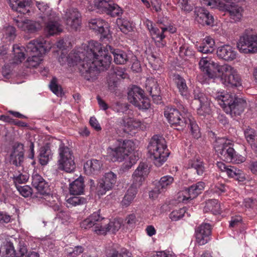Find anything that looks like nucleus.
Returning a JSON list of instances; mask_svg holds the SVG:
<instances>
[{"mask_svg":"<svg viewBox=\"0 0 257 257\" xmlns=\"http://www.w3.org/2000/svg\"><path fill=\"white\" fill-rule=\"evenodd\" d=\"M109 51L113 54L116 64H124L127 61L128 57L123 51L113 49L109 45L102 47L100 43L94 41L82 44L81 47L68 56L62 52L59 61L61 65L67 62L70 67L76 66L86 80H93L99 71L109 67L111 62Z\"/></svg>","mask_w":257,"mask_h":257,"instance_id":"f257e3e1","label":"nucleus"},{"mask_svg":"<svg viewBox=\"0 0 257 257\" xmlns=\"http://www.w3.org/2000/svg\"><path fill=\"white\" fill-rule=\"evenodd\" d=\"M135 150V144L130 140L114 139L110 141L106 149V159L112 162H122L128 157L121 166V170L124 172L130 169L138 160L135 153L132 155Z\"/></svg>","mask_w":257,"mask_h":257,"instance_id":"f03ea898","label":"nucleus"},{"mask_svg":"<svg viewBox=\"0 0 257 257\" xmlns=\"http://www.w3.org/2000/svg\"><path fill=\"white\" fill-rule=\"evenodd\" d=\"M199 68L210 78L220 77L225 85L238 86L241 85L240 77L237 70L228 64L219 65L209 57L202 58L199 62Z\"/></svg>","mask_w":257,"mask_h":257,"instance_id":"7ed1b4c3","label":"nucleus"},{"mask_svg":"<svg viewBox=\"0 0 257 257\" xmlns=\"http://www.w3.org/2000/svg\"><path fill=\"white\" fill-rule=\"evenodd\" d=\"M207 92L215 98L224 111L232 117L240 115L247 105L243 98L233 97L224 91H218L215 89L212 90L208 88Z\"/></svg>","mask_w":257,"mask_h":257,"instance_id":"20e7f679","label":"nucleus"},{"mask_svg":"<svg viewBox=\"0 0 257 257\" xmlns=\"http://www.w3.org/2000/svg\"><path fill=\"white\" fill-rule=\"evenodd\" d=\"M52 48V45L43 38L30 42L27 45V53L30 56L25 62V66L28 68L38 66L43 60V55Z\"/></svg>","mask_w":257,"mask_h":257,"instance_id":"39448f33","label":"nucleus"},{"mask_svg":"<svg viewBox=\"0 0 257 257\" xmlns=\"http://www.w3.org/2000/svg\"><path fill=\"white\" fill-rule=\"evenodd\" d=\"M148 149L151 158L157 167L162 166L169 155L166 141L161 136H154L150 140Z\"/></svg>","mask_w":257,"mask_h":257,"instance_id":"423d86ee","label":"nucleus"},{"mask_svg":"<svg viewBox=\"0 0 257 257\" xmlns=\"http://www.w3.org/2000/svg\"><path fill=\"white\" fill-rule=\"evenodd\" d=\"M182 113L175 108L167 107L164 111V115L171 126L181 131L186 127L188 119L186 113H190L187 109L183 107Z\"/></svg>","mask_w":257,"mask_h":257,"instance_id":"0eeeda50","label":"nucleus"},{"mask_svg":"<svg viewBox=\"0 0 257 257\" xmlns=\"http://www.w3.org/2000/svg\"><path fill=\"white\" fill-rule=\"evenodd\" d=\"M233 146L231 140L226 138H219L216 140L214 148L218 156L224 161L228 162L234 154Z\"/></svg>","mask_w":257,"mask_h":257,"instance_id":"6e6552de","label":"nucleus"},{"mask_svg":"<svg viewBox=\"0 0 257 257\" xmlns=\"http://www.w3.org/2000/svg\"><path fill=\"white\" fill-rule=\"evenodd\" d=\"M59 168L66 172L70 173L75 169V163L72 152L70 149L61 143L59 148Z\"/></svg>","mask_w":257,"mask_h":257,"instance_id":"1a4fd4ad","label":"nucleus"},{"mask_svg":"<svg viewBox=\"0 0 257 257\" xmlns=\"http://www.w3.org/2000/svg\"><path fill=\"white\" fill-rule=\"evenodd\" d=\"M130 103L140 109H148L150 107L149 99L145 96L144 91L137 86H132L128 92Z\"/></svg>","mask_w":257,"mask_h":257,"instance_id":"9d476101","label":"nucleus"},{"mask_svg":"<svg viewBox=\"0 0 257 257\" xmlns=\"http://www.w3.org/2000/svg\"><path fill=\"white\" fill-rule=\"evenodd\" d=\"M205 183L199 182L188 188H186L177 194V200L179 202L187 203L190 200L196 197L204 189Z\"/></svg>","mask_w":257,"mask_h":257,"instance_id":"9b49d317","label":"nucleus"},{"mask_svg":"<svg viewBox=\"0 0 257 257\" xmlns=\"http://www.w3.org/2000/svg\"><path fill=\"white\" fill-rule=\"evenodd\" d=\"M117 175L112 171L105 173L97 184L96 191L98 195H103L115 185Z\"/></svg>","mask_w":257,"mask_h":257,"instance_id":"f8f14e48","label":"nucleus"},{"mask_svg":"<svg viewBox=\"0 0 257 257\" xmlns=\"http://www.w3.org/2000/svg\"><path fill=\"white\" fill-rule=\"evenodd\" d=\"M193 97L194 99L198 100L200 102L199 107L197 109L198 115L203 116L209 115L211 112V102L210 98L202 93L198 87L194 90Z\"/></svg>","mask_w":257,"mask_h":257,"instance_id":"ddd939ff","label":"nucleus"},{"mask_svg":"<svg viewBox=\"0 0 257 257\" xmlns=\"http://www.w3.org/2000/svg\"><path fill=\"white\" fill-rule=\"evenodd\" d=\"M101 223V227H99V229L97 228L95 231L97 234L104 235L109 231L113 232L118 231L121 226L122 220L120 218L109 220L107 218L103 217Z\"/></svg>","mask_w":257,"mask_h":257,"instance_id":"4468645a","label":"nucleus"},{"mask_svg":"<svg viewBox=\"0 0 257 257\" xmlns=\"http://www.w3.org/2000/svg\"><path fill=\"white\" fill-rule=\"evenodd\" d=\"M64 19L67 28L70 30H77L80 27L81 24V15L75 9L67 10L65 15Z\"/></svg>","mask_w":257,"mask_h":257,"instance_id":"2eb2a0df","label":"nucleus"},{"mask_svg":"<svg viewBox=\"0 0 257 257\" xmlns=\"http://www.w3.org/2000/svg\"><path fill=\"white\" fill-rule=\"evenodd\" d=\"M227 4H224L222 2V4H221V6H220L219 10L227 12L230 18L233 22L239 21L242 17L243 8L234 3H231V5Z\"/></svg>","mask_w":257,"mask_h":257,"instance_id":"dca6fc26","label":"nucleus"},{"mask_svg":"<svg viewBox=\"0 0 257 257\" xmlns=\"http://www.w3.org/2000/svg\"><path fill=\"white\" fill-rule=\"evenodd\" d=\"M103 217L100 215V211L99 210L93 212L89 217L80 223V227L85 229H88L94 227L93 231L96 233L95 230L101 227V222Z\"/></svg>","mask_w":257,"mask_h":257,"instance_id":"f3484780","label":"nucleus"},{"mask_svg":"<svg viewBox=\"0 0 257 257\" xmlns=\"http://www.w3.org/2000/svg\"><path fill=\"white\" fill-rule=\"evenodd\" d=\"M44 22L45 23L44 30L47 35H57L62 31L61 25L57 22V17L55 13H51L50 17Z\"/></svg>","mask_w":257,"mask_h":257,"instance_id":"a211bd4d","label":"nucleus"},{"mask_svg":"<svg viewBox=\"0 0 257 257\" xmlns=\"http://www.w3.org/2000/svg\"><path fill=\"white\" fill-rule=\"evenodd\" d=\"M89 28L95 33L100 34L103 37H107L109 33L108 24L100 18L91 19L88 22Z\"/></svg>","mask_w":257,"mask_h":257,"instance_id":"6ab92c4d","label":"nucleus"},{"mask_svg":"<svg viewBox=\"0 0 257 257\" xmlns=\"http://www.w3.org/2000/svg\"><path fill=\"white\" fill-rule=\"evenodd\" d=\"M211 226L208 223L200 225L195 231L196 240L197 243L202 245L207 243L210 238Z\"/></svg>","mask_w":257,"mask_h":257,"instance_id":"aec40b11","label":"nucleus"},{"mask_svg":"<svg viewBox=\"0 0 257 257\" xmlns=\"http://www.w3.org/2000/svg\"><path fill=\"white\" fill-rule=\"evenodd\" d=\"M211 226L208 223L200 225L195 231L196 240L197 243L202 245L207 243L210 238Z\"/></svg>","mask_w":257,"mask_h":257,"instance_id":"412c9836","label":"nucleus"},{"mask_svg":"<svg viewBox=\"0 0 257 257\" xmlns=\"http://www.w3.org/2000/svg\"><path fill=\"white\" fill-rule=\"evenodd\" d=\"M195 21L202 26H212L214 18L208 11L202 7H196L194 10Z\"/></svg>","mask_w":257,"mask_h":257,"instance_id":"4be33fe9","label":"nucleus"},{"mask_svg":"<svg viewBox=\"0 0 257 257\" xmlns=\"http://www.w3.org/2000/svg\"><path fill=\"white\" fill-rule=\"evenodd\" d=\"M217 57L226 61H232L235 59L237 53L234 48L229 45H223L217 49Z\"/></svg>","mask_w":257,"mask_h":257,"instance_id":"5701e85b","label":"nucleus"},{"mask_svg":"<svg viewBox=\"0 0 257 257\" xmlns=\"http://www.w3.org/2000/svg\"><path fill=\"white\" fill-rule=\"evenodd\" d=\"M252 34H244L240 37L237 48L240 53L252 54Z\"/></svg>","mask_w":257,"mask_h":257,"instance_id":"b1692460","label":"nucleus"},{"mask_svg":"<svg viewBox=\"0 0 257 257\" xmlns=\"http://www.w3.org/2000/svg\"><path fill=\"white\" fill-rule=\"evenodd\" d=\"M149 173V169L145 163H140L133 174V184L135 186H141L142 182Z\"/></svg>","mask_w":257,"mask_h":257,"instance_id":"393cba45","label":"nucleus"},{"mask_svg":"<svg viewBox=\"0 0 257 257\" xmlns=\"http://www.w3.org/2000/svg\"><path fill=\"white\" fill-rule=\"evenodd\" d=\"M16 23L20 29L29 33H35L40 30L42 27V25L39 22L29 20L21 21L17 20Z\"/></svg>","mask_w":257,"mask_h":257,"instance_id":"a878e982","label":"nucleus"},{"mask_svg":"<svg viewBox=\"0 0 257 257\" xmlns=\"http://www.w3.org/2000/svg\"><path fill=\"white\" fill-rule=\"evenodd\" d=\"M24 159L23 145L21 144L14 146L10 155V162L18 166L21 165Z\"/></svg>","mask_w":257,"mask_h":257,"instance_id":"bb28decb","label":"nucleus"},{"mask_svg":"<svg viewBox=\"0 0 257 257\" xmlns=\"http://www.w3.org/2000/svg\"><path fill=\"white\" fill-rule=\"evenodd\" d=\"M102 167V164L99 160L92 159L87 161L84 164L85 173L88 175L97 174Z\"/></svg>","mask_w":257,"mask_h":257,"instance_id":"cd10ccee","label":"nucleus"},{"mask_svg":"<svg viewBox=\"0 0 257 257\" xmlns=\"http://www.w3.org/2000/svg\"><path fill=\"white\" fill-rule=\"evenodd\" d=\"M187 169L193 168L198 175H202L205 171V167L203 161L199 156H194L189 159L185 164Z\"/></svg>","mask_w":257,"mask_h":257,"instance_id":"c85d7f7f","label":"nucleus"},{"mask_svg":"<svg viewBox=\"0 0 257 257\" xmlns=\"http://www.w3.org/2000/svg\"><path fill=\"white\" fill-rule=\"evenodd\" d=\"M10 7L15 11L22 14L29 12L27 8L30 5V0H8Z\"/></svg>","mask_w":257,"mask_h":257,"instance_id":"c756f323","label":"nucleus"},{"mask_svg":"<svg viewBox=\"0 0 257 257\" xmlns=\"http://www.w3.org/2000/svg\"><path fill=\"white\" fill-rule=\"evenodd\" d=\"M126 132H130L137 130L139 128H143L142 122L138 119L131 117H123L121 122Z\"/></svg>","mask_w":257,"mask_h":257,"instance_id":"7c9ffc66","label":"nucleus"},{"mask_svg":"<svg viewBox=\"0 0 257 257\" xmlns=\"http://www.w3.org/2000/svg\"><path fill=\"white\" fill-rule=\"evenodd\" d=\"M215 42L210 36L206 37L202 41V45L197 47V50L204 54L212 53L214 51Z\"/></svg>","mask_w":257,"mask_h":257,"instance_id":"2f4dec72","label":"nucleus"},{"mask_svg":"<svg viewBox=\"0 0 257 257\" xmlns=\"http://www.w3.org/2000/svg\"><path fill=\"white\" fill-rule=\"evenodd\" d=\"M138 187H139L135 186L132 184V186L128 189L121 202V205L123 207H128L133 202L138 193Z\"/></svg>","mask_w":257,"mask_h":257,"instance_id":"473e14b6","label":"nucleus"},{"mask_svg":"<svg viewBox=\"0 0 257 257\" xmlns=\"http://www.w3.org/2000/svg\"><path fill=\"white\" fill-rule=\"evenodd\" d=\"M14 58L10 63L12 64H18L22 62L25 59V52H27V48L20 46L16 44L13 46Z\"/></svg>","mask_w":257,"mask_h":257,"instance_id":"72a5a7b5","label":"nucleus"},{"mask_svg":"<svg viewBox=\"0 0 257 257\" xmlns=\"http://www.w3.org/2000/svg\"><path fill=\"white\" fill-rule=\"evenodd\" d=\"M42 195H43L44 202L51 207L55 211L60 210V203L57 196L50 194L49 191L47 192V193L44 194Z\"/></svg>","mask_w":257,"mask_h":257,"instance_id":"f704fd0d","label":"nucleus"},{"mask_svg":"<svg viewBox=\"0 0 257 257\" xmlns=\"http://www.w3.org/2000/svg\"><path fill=\"white\" fill-rule=\"evenodd\" d=\"M150 33L158 47H163L165 45L166 43L163 41L165 36L164 34V32L162 27L161 28V30L157 27H154Z\"/></svg>","mask_w":257,"mask_h":257,"instance_id":"c9c22d12","label":"nucleus"},{"mask_svg":"<svg viewBox=\"0 0 257 257\" xmlns=\"http://www.w3.org/2000/svg\"><path fill=\"white\" fill-rule=\"evenodd\" d=\"M84 183L82 178H78L70 184L69 191L71 195H79L83 193Z\"/></svg>","mask_w":257,"mask_h":257,"instance_id":"e433bc0d","label":"nucleus"},{"mask_svg":"<svg viewBox=\"0 0 257 257\" xmlns=\"http://www.w3.org/2000/svg\"><path fill=\"white\" fill-rule=\"evenodd\" d=\"M51 158L52 153L50 147L48 145L42 147L39 155L40 163L43 166L46 165Z\"/></svg>","mask_w":257,"mask_h":257,"instance_id":"4c0bfd02","label":"nucleus"},{"mask_svg":"<svg viewBox=\"0 0 257 257\" xmlns=\"http://www.w3.org/2000/svg\"><path fill=\"white\" fill-rule=\"evenodd\" d=\"M146 87L147 91H148L152 97L157 96L159 97L158 95L160 89L158 88V84L155 78H151L147 79L146 83Z\"/></svg>","mask_w":257,"mask_h":257,"instance_id":"58836bf2","label":"nucleus"},{"mask_svg":"<svg viewBox=\"0 0 257 257\" xmlns=\"http://www.w3.org/2000/svg\"><path fill=\"white\" fill-rule=\"evenodd\" d=\"M107 257H132V253L126 248H121L119 251L114 248H108L106 250Z\"/></svg>","mask_w":257,"mask_h":257,"instance_id":"ea45409f","label":"nucleus"},{"mask_svg":"<svg viewBox=\"0 0 257 257\" xmlns=\"http://www.w3.org/2000/svg\"><path fill=\"white\" fill-rule=\"evenodd\" d=\"M204 210L206 212L210 211L214 214L221 213V207L220 204L216 199L208 200L204 207Z\"/></svg>","mask_w":257,"mask_h":257,"instance_id":"a19ab883","label":"nucleus"},{"mask_svg":"<svg viewBox=\"0 0 257 257\" xmlns=\"http://www.w3.org/2000/svg\"><path fill=\"white\" fill-rule=\"evenodd\" d=\"M186 115L192 135L194 138H199L201 136L199 126L190 113H186Z\"/></svg>","mask_w":257,"mask_h":257,"instance_id":"79ce46f5","label":"nucleus"},{"mask_svg":"<svg viewBox=\"0 0 257 257\" xmlns=\"http://www.w3.org/2000/svg\"><path fill=\"white\" fill-rule=\"evenodd\" d=\"M176 83L181 95L186 99H189L190 95L185 79L178 75L176 77Z\"/></svg>","mask_w":257,"mask_h":257,"instance_id":"37998d69","label":"nucleus"},{"mask_svg":"<svg viewBox=\"0 0 257 257\" xmlns=\"http://www.w3.org/2000/svg\"><path fill=\"white\" fill-rule=\"evenodd\" d=\"M116 23L120 31L127 34L133 30V24L126 19H118Z\"/></svg>","mask_w":257,"mask_h":257,"instance_id":"c03bdc74","label":"nucleus"},{"mask_svg":"<svg viewBox=\"0 0 257 257\" xmlns=\"http://www.w3.org/2000/svg\"><path fill=\"white\" fill-rule=\"evenodd\" d=\"M2 33L3 35V39L8 41H11L15 38L16 30L14 27L8 26L3 29Z\"/></svg>","mask_w":257,"mask_h":257,"instance_id":"a18cd8bd","label":"nucleus"},{"mask_svg":"<svg viewBox=\"0 0 257 257\" xmlns=\"http://www.w3.org/2000/svg\"><path fill=\"white\" fill-rule=\"evenodd\" d=\"M244 135L247 142L251 146L257 140V136L255 135V131L249 126L244 129Z\"/></svg>","mask_w":257,"mask_h":257,"instance_id":"49530a36","label":"nucleus"},{"mask_svg":"<svg viewBox=\"0 0 257 257\" xmlns=\"http://www.w3.org/2000/svg\"><path fill=\"white\" fill-rule=\"evenodd\" d=\"M37 6L39 10L43 13V16H42L43 21L46 20L47 18L50 17L51 13H55L47 4L44 3L37 2Z\"/></svg>","mask_w":257,"mask_h":257,"instance_id":"de8ad7c7","label":"nucleus"},{"mask_svg":"<svg viewBox=\"0 0 257 257\" xmlns=\"http://www.w3.org/2000/svg\"><path fill=\"white\" fill-rule=\"evenodd\" d=\"M86 199L82 197L72 196L67 199L68 207L76 206L85 204Z\"/></svg>","mask_w":257,"mask_h":257,"instance_id":"09e8293b","label":"nucleus"},{"mask_svg":"<svg viewBox=\"0 0 257 257\" xmlns=\"http://www.w3.org/2000/svg\"><path fill=\"white\" fill-rule=\"evenodd\" d=\"M186 211L185 207L175 209L170 213L169 217L172 221H178L184 216Z\"/></svg>","mask_w":257,"mask_h":257,"instance_id":"8fccbe9b","label":"nucleus"},{"mask_svg":"<svg viewBox=\"0 0 257 257\" xmlns=\"http://www.w3.org/2000/svg\"><path fill=\"white\" fill-rule=\"evenodd\" d=\"M173 182L174 178L173 177L169 175H166L162 177L160 179L159 185L161 186L162 190L167 189L170 187Z\"/></svg>","mask_w":257,"mask_h":257,"instance_id":"3c124183","label":"nucleus"},{"mask_svg":"<svg viewBox=\"0 0 257 257\" xmlns=\"http://www.w3.org/2000/svg\"><path fill=\"white\" fill-rule=\"evenodd\" d=\"M106 13L111 17H119L122 15V10L117 5L111 3Z\"/></svg>","mask_w":257,"mask_h":257,"instance_id":"603ef678","label":"nucleus"},{"mask_svg":"<svg viewBox=\"0 0 257 257\" xmlns=\"http://www.w3.org/2000/svg\"><path fill=\"white\" fill-rule=\"evenodd\" d=\"M111 4L105 0L96 1L94 3V6L99 11L106 13L109 8H110Z\"/></svg>","mask_w":257,"mask_h":257,"instance_id":"864d4df0","label":"nucleus"},{"mask_svg":"<svg viewBox=\"0 0 257 257\" xmlns=\"http://www.w3.org/2000/svg\"><path fill=\"white\" fill-rule=\"evenodd\" d=\"M68 257H76L83 252V248L81 246H76L74 248H68L65 249Z\"/></svg>","mask_w":257,"mask_h":257,"instance_id":"5fc2aeb1","label":"nucleus"},{"mask_svg":"<svg viewBox=\"0 0 257 257\" xmlns=\"http://www.w3.org/2000/svg\"><path fill=\"white\" fill-rule=\"evenodd\" d=\"M202 5L209 6L211 8H217L220 9L221 4H222L220 0H200Z\"/></svg>","mask_w":257,"mask_h":257,"instance_id":"6e6d98bb","label":"nucleus"},{"mask_svg":"<svg viewBox=\"0 0 257 257\" xmlns=\"http://www.w3.org/2000/svg\"><path fill=\"white\" fill-rule=\"evenodd\" d=\"M49 86L52 91L57 96L61 95V88L56 83V79L55 78L52 79Z\"/></svg>","mask_w":257,"mask_h":257,"instance_id":"4d7b16f0","label":"nucleus"},{"mask_svg":"<svg viewBox=\"0 0 257 257\" xmlns=\"http://www.w3.org/2000/svg\"><path fill=\"white\" fill-rule=\"evenodd\" d=\"M17 188L20 193L24 197H28L32 195V189L29 186H17Z\"/></svg>","mask_w":257,"mask_h":257,"instance_id":"13d9d810","label":"nucleus"},{"mask_svg":"<svg viewBox=\"0 0 257 257\" xmlns=\"http://www.w3.org/2000/svg\"><path fill=\"white\" fill-rule=\"evenodd\" d=\"M227 190V187L222 184H218L211 187L210 191L213 193H216L220 194L222 193L226 192Z\"/></svg>","mask_w":257,"mask_h":257,"instance_id":"bf43d9fd","label":"nucleus"},{"mask_svg":"<svg viewBox=\"0 0 257 257\" xmlns=\"http://www.w3.org/2000/svg\"><path fill=\"white\" fill-rule=\"evenodd\" d=\"M242 223V217L240 215L232 216L229 223V226L235 228L239 226Z\"/></svg>","mask_w":257,"mask_h":257,"instance_id":"052dcab7","label":"nucleus"},{"mask_svg":"<svg viewBox=\"0 0 257 257\" xmlns=\"http://www.w3.org/2000/svg\"><path fill=\"white\" fill-rule=\"evenodd\" d=\"M178 4L182 10L186 12H190L193 9L192 7L188 4V0H179Z\"/></svg>","mask_w":257,"mask_h":257,"instance_id":"680f3d73","label":"nucleus"},{"mask_svg":"<svg viewBox=\"0 0 257 257\" xmlns=\"http://www.w3.org/2000/svg\"><path fill=\"white\" fill-rule=\"evenodd\" d=\"M39 186L40 187H37L36 189L40 194L42 195L47 193V192L50 191L48 183L46 182L45 180L41 182V183L40 184Z\"/></svg>","mask_w":257,"mask_h":257,"instance_id":"e2e57ef3","label":"nucleus"},{"mask_svg":"<svg viewBox=\"0 0 257 257\" xmlns=\"http://www.w3.org/2000/svg\"><path fill=\"white\" fill-rule=\"evenodd\" d=\"M44 180H45L40 175L35 174L32 176V185L35 188L40 187V184Z\"/></svg>","mask_w":257,"mask_h":257,"instance_id":"0e129e2a","label":"nucleus"},{"mask_svg":"<svg viewBox=\"0 0 257 257\" xmlns=\"http://www.w3.org/2000/svg\"><path fill=\"white\" fill-rule=\"evenodd\" d=\"M245 157L238 154H236L234 151V154L233 155V156H232L231 160L229 161L228 162H232L235 164H240L245 162Z\"/></svg>","mask_w":257,"mask_h":257,"instance_id":"69168bd1","label":"nucleus"},{"mask_svg":"<svg viewBox=\"0 0 257 257\" xmlns=\"http://www.w3.org/2000/svg\"><path fill=\"white\" fill-rule=\"evenodd\" d=\"M28 179L29 176L27 174H21L14 178V182L16 184L25 183L28 181Z\"/></svg>","mask_w":257,"mask_h":257,"instance_id":"338daca9","label":"nucleus"},{"mask_svg":"<svg viewBox=\"0 0 257 257\" xmlns=\"http://www.w3.org/2000/svg\"><path fill=\"white\" fill-rule=\"evenodd\" d=\"M156 255V257H176L173 251L168 250L157 251Z\"/></svg>","mask_w":257,"mask_h":257,"instance_id":"774afa93","label":"nucleus"}]
</instances>
